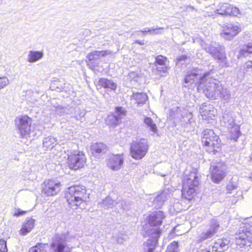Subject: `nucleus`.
Instances as JSON below:
<instances>
[{
  "label": "nucleus",
  "instance_id": "f257e3e1",
  "mask_svg": "<svg viewBox=\"0 0 252 252\" xmlns=\"http://www.w3.org/2000/svg\"><path fill=\"white\" fill-rule=\"evenodd\" d=\"M210 75L201 80L197 90L199 92H202L206 96L209 98L217 99L221 98L227 102L231 97L230 91L226 88H223L220 82L212 77V71L211 70Z\"/></svg>",
  "mask_w": 252,
  "mask_h": 252
},
{
  "label": "nucleus",
  "instance_id": "f03ea898",
  "mask_svg": "<svg viewBox=\"0 0 252 252\" xmlns=\"http://www.w3.org/2000/svg\"><path fill=\"white\" fill-rule=\"evenodd\" d=\"M164 217L163 212L160 211L152 212L149 215L148 221L151 225V228L147 231L146 234L150 236L151 238L148 239L144 243V249L145 252H154L160 234L159 228L155 226L161 224Z\"/></svg>",
  "mask_w": 252,
  "mask_h": 252
},
{
  "label": "nucleus",
  "instance_id": "7ed1b4c3",
  "mask_svg": "<svg viewBox=\"0 0 252 252\" xmlns=\"http://www.w3.org/2000/svg\"><path fill=\"white\" fill-rule=\"evenodd\" d=\"M85 187L82 186H74L68 189L65 197L71 208L77 209L84 207L87 195Z\"/></svg>",
  "mask_w": 252,
  "mask_h": 252
},
{
  "label": "nucleus",
  "instance_id": "20e7f679",
  "mask_svg": "<svg viewBox=\"0 0 252 252\" xmlns=\"http://www.w3.org/2000/svg\"><path fill=\"white\" fill-rule=\"evenodd\" d=\"M202 142L207 152L216 154L220 149L221 144L219 137L211 129H206L201 134Z\"/></svg>",
  "mask_w": 252,
  "mask_h": 252
},
{
  "label": "nucleus",
  "instance_id": "39448f33",
  "mask_svg": "<svg viewBox=\"0 0 252 252\" xmlns=\"http://www.w3.org/2000/svg\"><path fill=\"white\" fill-rule=\"evenodd\" d=\"M170 116L179 120L181 125L185 127L192 128L195 125V121L192 118V114L188 110L176 107L170 110Z\"/></svg>",
  "mask_w": 252,
  "mask_h": 252
},
{
  "label": "nucleus",
  "instance_id": "423d86ee",
  "mask_svg": "<svg viewBox=\"0 0 252 252\" xmlns=\"http://www.w3.org/2000/svg\"><path fill=\"white\" fill-rule=\"evenodd\" d=\"M221 124L227 129V137L236 141L240 135L239 126L236 125L233 117L228 114L224 113L221 120Z\"/></svg>",
  "mask_w": 252,
  "mask_h": 252
},
{
  "label": "nucleus",
  "instance_id": "0eeeda50",
  "mask_svg": "<svg viewBox=\"0 0 252 252\" xmlns=\"http://www.w3.org/2000/svg\"><path fill=\"white\" fill-rule=\"evenodd\" d=\"M15 124L22 138L30 137L32 120L30 117L27 115L17 117Z\"/></svg>",
  "mask_w": 252,
  "mask_h": 252
},
{
  "label": "nucleus",
  "instance_id": "6e6552de",
  "mask_svg": "<svg viewBox=\"0 0 252 252\" xmlns=\"http://www.w3.org/2000/svg\"><path fill=\"white\" fill-rule=\"evenodd\" d=\"M149 146L146 140L141 139L131 143L130 155L135 159H142L148 152Z\"/></svg>",
  "mask_w": 252,
  "mask_h": 252
},
{
  "label": "nucleus",
  "instance_id": "1a4fd4ad",
  "mask_svg": "<svg viewBox=\"0 0 252 252\" xmlns=\"http://www.w3.org/2000/svg\"><path fill=\"white\" fill-rule=\"evenodd\" d=\"M210 75V72H202V71L198 69H194L189 72L185 78V87H189V85L194 84L197 87L200 84L201 80Z\"/></svg>",
  "mask_w": 252,
  "mask_h": 252
},
{
  "label": "nucleus",
  "instance_id": "9d476101",
  "mask_svg": "<svg viewBox=\"0 0 252 252\" xmlns=\"http://www.w3.org/2000/svg\"><path fill=\"white\" fill-rule=\"evenodd\" d=\"M67 165L70 169L77 170L83 167L86 158L82 152L73 151L68 155Z\"/></svg>",
  "mask_w": 252,
  "mask_h": 252
},
{
  "label": "nucleus",
  "instance_id": "9b49d317",
  "mask_svg": "<svg viewBox=\"0 0 252 252\" xmlns=\"http://www.w3.org/2000/svg\"><path fill=\"white\" fill-rule=\"evenodd\" d=\"M210 170L212 180L216 183H219L225 176L226 167L222 162H212Z\"/></svg>",
  "mask_w": 252,
  "mask_h": 252
},
{
  "label": "nucleus",
  "instance_id": "f8f14e48",
  "mask_svg": "<svg viewBox=\"0 0 252 252\" xmlns=\"http://www.w3.org/2000/svg\"><path fill=\"white\" fill-rule=\"evenodd\" d=\"M51 248L54 252H70L71 251V248L66 244L65 234L56 235L54 237Z\"/></svg>",
  "mask_w": 252,
  "mask_h": 252
},
{
  "label": "nucleus",
  "instance_id": "ddd939ff",
  "mask_svg": "<svg viewBox=\"0 0 252 252\" xmlns=\"http://www.w3.org/2000/svg\"><path fill=\"white\" fill-rule=\"evenodd\" d=\"M252 225L250 227L240 230L239 233L236 238V243L241 248L245 246H250L252 243Z\"/></svg>",
  "mask_w": 252,
  "mask_h": 252
},
{
  "label": "nucleus",
  "instance_id": "4468645a",
  "mask_svg": "<svg viewBox=\"0 0 252 252\" xmlns=\"http://www.w3.org/2000/svg\"><path fill=\"white\" fill-rule=\"evenodd\" d=\"M241 31V28L236 25L227 23L222 27L220 36L225 40H231Z\"/></svg>",
  "mask_w": 252,
  "mask_h": 252
},
{
  "label": "nucleus",
  "instance_id": "2eb2a0df",
  "mask_svg": "<svg viewBox=\"0 0 252 252\" xmlns=\"http://www.w3.org/2000/svg\"><path fill=\"white\" fill-rule=\"evenodd\" d=\"M60 183L54 180L45 181L42 188V191L47 196L56 195L61 190Z\"/></svg>",
  "mask_w": 252,
  "mask_h": 252
},
{
  "label": "nucleus",
  "instance_id": "dca6fc26",
  "mask_svg": "<svg viewBox=\"0 0 252 252\" xmlns=\"http://www.w3.org/2000/svg\"><path fill=\"white\" fill-rule=\"evenodd\" d=\"M220 225L218 221L213 219L210 221V228L205 232L202 233L199 237V241L200 242L203 241L208 238H211L218 231Z\"/></svg>",
  "mask_w": 252,
  "mask_h": 252
},
{
  "label": "nucleus",
  "instance_id": "f3484780",
  "mask_svg": "<svg viewBox=\"0 0 252 252\" xmlns=\"http://www.w3.org/2000/svg\"><path fill=\"white\" fill-rule=\"evenodd\" d=\"M123 163V155H113L109 157L107 161V165L111 169L118 171L122 168Z\"/></svg>",
  "mask_w": 252,
  "mask_h": 252
},
{
  "label": "nucleus",
  "instance_id": "a211bd4d",
  "mask_svg": "<svg viewBox=\"0 0 252 252\" xmlns=\"http://www.w3.org/2000/svg\"><path fill=\"white\" fill-rule=\"evenodd\" d=\"M125 111L121 107L116 108L115 112L109 115L106 120V124L110 126H116L121 119L125 116Z\"/></svg>",
  "mask_w": 252,
  "mask_h": 252
},
{
  "label": "nucleus",
  "instance_id": "6ab92c4d",
  "mask_svg": "<svg viewBox=\"0 0 252 252\" xmlns=\"http://www.w3.org/2000/svg\"><path fill=\"white\" fill-rule=\"evenodd\" d=\"M207 51L216 59L223 61L225 59V53L223 46L219 44L215 45L214 44H211L210 47L207 48Z\"/></svg>",
  "mask_w": 252,
  "mask_h": 252
},
{
  "label": "nucleus",
  "instance_id": "aec40b11",
  "mask_svg": "<svg viewBox=\"0 0 252 252\" xmlns=\"http://www.w3.org/2000/svg\"><path fill=\"white\" fill-rule=\"evenodd\" d=\"M200 113L203 120H213L217 114L216 110L211 105L203 104L200 108Z\"/></svg>",
  "mask_w": 252,
  "mask_h": 252
},
{
  "label": "nucleus",
  "instance_id": "412c9836",
  "mask_svg": "<svg viewBox=\"0 0 252 252\" xmlns=\"http://www.w3.org/2000/svg\"><path fill=\"white\" fill-rule=\"evenodd\" d=\"M198 184L199 178L195 171L190 172L189 174H186L183 180V186L196 187Z\"/></svg>",
  "mask_w": 252,
  "mask_h": 252
},
{
  "label": "nucleus",
  "instance_id": "4be33fe9",
  "mask_svg": "<svg viewBox=\"0 0 252 252\" xmlns=\"http://www.w3.org/2000/svg\"><path fill=\"white\" fill-rule=\"evenodd\" d=\"M114 54V53L110 50L94 51L88 54L87 58L90 61H98L102 58Z\"/></svg>",
  "mask_w": 252,
  "mask_h": 252
},
{
  "label": "nucleus",
  "instance_id": "5701e85b",
  "mask_svg": "<svg viewBox=\"0 0 252 252\" xmlns=\"http://www.w3.org/2000/svg\"><path fill=\"white\" fill-rule=\"evenodd\" d=\"M218 13L220 15H232L236 16L239 13V9L236 7H234L228 3H223L220 9H218Z\"/></svg>",
  "mask_w": 252,
  "mask_h": 252
},
{
  "label": "nucleus",
  "instance_id": "b1692460",
  "mask_svg": "<svg viewBox=\"0 0 252 252\" xmlns=\"http://www.w3.org/2000/svg\"><path fill=\"white\" fill-rule=\"evenodd\" d=\"M107 151V146L102 143H95L91 146L92 154L96 158H99Z\"/></svg>",
  "mask_w": 252,
  "mask_h": 252
},
{
  "label": "nucleus",
  "instance_id": "393cba45",
  "mask_svg": "<svg viewBox=\"0 0 252 252\" xmlns=\"http://www.w3.org/2000/svg\"><path fill=\"white\" fill-rule=\"evenodd\" d=\"M168 190H164L153 200V206L155 208H160L164 201L167 199L169 194H168Z\"/></svg>",
  "mask_w": 252,
  "mask_h": 252
},
{
  "label": "nucleus",
  "instance_id": "a878e982",
  "mask_svg": "<svg viewBox=\"0 0 252 252\" xmlns=\"http://www.w3.org/2000/svg\"><path fill=\"white\" fill-rule=\"evenodd\" d=\"M96 86L97 89L103 87L106 89H110L113 91H115L117 88V84L112 80L103 78L99 80Z\"/></svg>",
  "mask_w": 252,
  "mask_h": 252
},
{
  "label": "nucleus",
  "instance_id": "bb28decb",
  "mask_svg": "<svg viewBox=\"0 0 252 252\" xmlns=\"http://www.w3.org/2000/svg\"><path fill=\"white\" fill-rule=\"evenodd\" d=\"M35 220L32 219L28 218L23 223L20 230V233L22 235H26L31 231L34 225Z\"/></svg>",
  "mask_w": 252,
  "mask_h": 252
},
{
  "label": "nucleus",
  "instance_id": "cd10ccee",
  "mask_svg": "<svg viewBox=\"0 0 252 252\" xmlns=\"http://www.w3.org/2000/svg\"><path fill=\"white\" fill-rule=\"evenodd\" d=\"M195 187L183 186L182 196L189 200H191L195 195Z\"/></svg>",
  "mask_w": 252,
  "mask_h": 252
},
{
  "label": "nucleus",
  "instance_id": "c85d7f7f",
  "mask_svg": "<svg viewBox=\"0 0 252 252\" xmlns=\"http://www.w3.org/2000/svg\"><path fill=\"white\" fill-rule=\"evenodd\" d=\"M43 57L42 51H30L28 55L27 61L29 63H35Z\"/></svg>",
  "mask_w": 252,
  "mask_h": 252
},
{
  "label": "nucleus",
  "instance_id": "c756f323",
  "mask_svg": "<svg viewBox=\"0 0 252 252\" xmlns=\"http://www.w3.org/2000/svg\"><path fill=\"white\" fill-rule=\"evenodd\" d=\"M229 243V241L227 239H218L215 243L214 248L221 252L227 249Z\"/></svg>",
  "mask_w": 252,
  "mask_h": 252
},
{
  "label": "nucleus",
  "instance_id": "7c9ffc66",
  "mask_svg": "<svg viewBox=\"0 0 252 252\" xmlns=\"http://www.w3.org/2000/svg\"><path fill=\"white\" fill-rule=\"evenodd\" d=\"M57 144V139L52 136H49L45 137L43 140V147L47 149H52Z\"/></svg>",
  "mask_w": 252,
  "mask_h": 252
},
{
  "label": "nucleus",
  "instance_id": "2f4dec72",
  "mask_svg": "<svg viewBox=\"0 0 252 252\" xmlns=\"http://www.w3.org/2000/svg\"><path fill=\"white\" fill-rule=\"evenodd\" d=\"M132 98L135 100L138 104H144L148 99V96L145 93H135L132 95Z\"/></svg>",
  "mask_w": 252,
  "mask_h": 252
},
{
  "label": "nucleus",
  "instance_id": "473e14b6",
  "mask_svg": "<svg viewBox=\"0 0 252 252\" xmlns=\"http://www.w3.org/2000/svg\"><path fill=\"white\" fill-rule=\"evenodd\" d=\"M47 244L38 243L36 246L31 248L29 252H47Z\"/></svg>",
  "mask_w": 252,
  "mask_h": 252
},
{
  "label": "nucleus",
  "instance_id": "72a5a7b5",
  "mask_svg": "<svg viewBox=\"0 0 252 252\" xmlns=\"http://www.w3.org/2000/svg\"><path fill=\"white\" fill-rule=\"evenodd\" d=\"M144 123L150 130L155 133L157 131V127L153 120L149 117H145L144 120Z\"/></svg>",
  "mask_w": 252,
  "mask_h": 252
},
{
  "label": "nucleus",
  "instance_id": "f704fd0d",
  "mask_svg": "<svg viewBox=\"0 0 252 252\" xmlns=\"http://www.w3.org/2000/svg\"><path fill=\"white\" fill-rule=\"evenodd\" d=\"M238 179L237 177H232L231 181L226 187V189L228 192H231V190L235 189L237 188L238 185Z\"/></svg>",
  "mask_w": 252,
  "mask_h": 252
},
{
  "label": "nucleus",
  "instance_id": "c9c22d12",
  "mask_svg": "<svg viewBox=\"0 0 252 252\" xmlns=\"http://www.w3.org/2000/svg\"><path fill=\"white\" fill-rule=\"evenodd\" d=\"M101 203L104 208H111L114 206L115 202L111 198V197L108 196L103 200Z\"/></svg>",
  "mask_w": 252,
  "mask_h": 252
},
{
  "label": "nucleus",
  "instance_id": "e433bc0d",
  "mask_svg": "<svg viewBox=\"0 0 252 252\" xmlns=\"http://www.w3.org/2000/svg\"><path fill=\"white\" fill-rule=\"evenodd\" d=\"M179 248L177 242L174 241L167 248L166 252H178Z\"/></svg>",
  "mask_w": 252,
  "mask_h": 252
},
{
  "label": "nucleus",
  "instance_id": "4c0bfd02",
  "mask_svg": "<svg viewBox=\"0 0 252 252\" xmlns=\"http://www.w3.org/2000/svg\"><path fill=\"white\" fill-rule=\"evenodd\" d=\"M156 63L160 65H165L166 63L167 62L168 59L166 57L162 55H158L155 58Z\"/></svg>",
  "mask_w": 252,
  "mask_h": 252
},
{
  "label": "nucleus",
  "instance_id": "58836bf2",
  "mask_svg": "<svg viewBox=\"0 0 252 252\" xmlns=\"http://www.w3.org/2000/svg\"><path fill=\"white\" fill-rule=\"evenodd\" d=\"M67 109L66 107H63L61 105H57L55 106V111L56 112V114H58L60 116H62L66 112Z\"/></svg>",
  "mask_w": 252,
  "mask_h": 252
},
{
  "label": "nucleus",
  "instance_id": "ea45409f",
  "mask_svg": "<svg viewBox=\"0 0 252 252\" xmlns=\"http://www.w3.org/2000/svg\"><path fill=\"white\" fill-rule=\"evenodd\" d=\"M9 84V80L5 76L0 77V90L4 88Z\"/></svg>",
  "mask_w": 252,
  "mask_h": 252
},
{
  "label": "nucleus",
  "instance_id": "a19ab883",
  "mask_svg": "<svg viewBox=\"0 0 252 252\" xmlns=\"http://www.w3.org/2000/svg\"><path fill=\"white\" fill-rule=\"evenodd\" d=\"M177 63L181 64L188 63L189 62V59L185 55L180 56L177 59Z\"/></svg>",
  "mask_w": 252,
  "mask_h": 252
},
{
  "label": "nucleus",
  "instance_id": "79ce46f5",
  "mask_svg": "<svg viewBox=\"0 0 252 252\" xmlns=\"http://www.w3.org/2000/svg\"><path fill=\"white\" fill-rule=\"evenodd\" d=\"M181 204L177 202L175 203L172 206H171L169 209V211L171 213H174V212H178L180 211L179 207Z\"/></svg>",
  "mask_w": 252,
  "mask_h": 252
},
{
  "label": "nucleus",
  "instance_id": "37998d69",
  "mask_svg": "<svg viewBox=\"0 0 252 252\" xmlns=\"http://www.w3.org/2000/svg\"><path fill=\"white\" fill-rule=\"evenodd\" d=\"M162 30L163 28H148V32H150L152 34H158L162 33Z\"/></svg>",
  "mask_w": 252,
  "mask_h": 252
},
{
  "label": "nucleus",
  "instance_id": "c03bdc74",
  "mask_svg": "<svg viewBox=\"0 0 252 252\" xmlns=\"http://www.w3.org/2000/svg\"><path fill=\"white\" fill-rule=\"evenodd\" d=\"M7 252L6 242L3 239H0V252Z\"/></svg>",
  "mask_w": 252,
  "mask_h": 252
},
{
  "label": "nucleus",
  "instance_id": "a18cd8bd",
  "mask_svg": "<svg viewBox=\"0 0 252 252\" xmlns=\"http://www.w3.org/2000/svg\"><path fill=\"white\" fill-rule=\"evenodd\" d=\"M250 53L248 52L247 50V48L246 46L243 47V48L240 50V56L246 57L248 56Z\"/></svg>",
  "mask_w": 252,
  "mask_h": 252
},
{
  "label": "nucleus",
  "instance_id": "49530a36",
  "mask_svg": "<svg viewBox=\"0 0 252 252\" xmlns=\"http://www.w3.org/2000/svg\"><path fill=\"white\" fill-rule=\"evenodd\" d=\"M27 211L21 210L19 209H15L13 216L15 217H19L20 216L24 215L26 214Z\"/></svg>",
  "mask_w": 252,
  "mask_h": 252
},
{
  "label": "nucleus",
  "instance_id": "de8ad7c7",
  "mask_svg": "<svg viewBox=\"0 0 252 252\" xmlns=\"http://www.w3.org/2000/svg\"><path fill=\"white\" fill-rule=\"evenodd\" d=\"M58 82L57 81H55L53 82L51 84L50 88L52 90H57L58 91H62L63 90V88L62 87H59L58 86H56L57 85V83Z\"/></svg>",
  "mask_w": 252,
  "mask_h": 252
},
{
  "label": "nucleus",
  "instance_id": "09e8293b",
  "mask_svg": "<svg viewBox=\"0 0 252 252\" xmlns=\"http://www.w3.org/2000/svg\"><path fill=\"white\" fill-rule=\"evenodd\" d=\"M75 112L79 114V116L77 115L74 116V117L76 118V120L80 119L81 118L84 117L85 115V112L83 111L81 112L80 109L76 110Z\"/></svg>",
  "mask_w": 252,
  "mask_h": 252
},
{
  "label": "nucleus",
  "instance_id": "8fccbe9b",
  "mask_svg": "<svg viewBox=\"0 0 252 252\" xmlns=\"http://www.w3.org/2000/svg\"><path fill=\"white\" fill-rule=\"evenodd\" d=\"M164 66L163 67H158L157 68V70L160 73H166L167 72L168 69V67L167 66H165V65H163Z\"/></svg>",
  "mask_w": 252,
  "mask_h": 252
},
{
  "label": "nucleus",
  "instance_id": "3c124183",
  "mask_svg": "<svg viewBox=\"0 0 252 252\" xmlns=\"http://www.w3.org/2000/svg\"><path fill=\"white\" fill-rule=\"evenodd\" d=\"M245 46L247 48V50L248 51V52H249L251 54H252V41L248 43Z\"/></svg>",
  "mask_w": 252,
  "mask_h": 252
},
{
  "label": "nucleus",
  "instance_id": "603ef678",
  "mask_svg": "<svg viewBox=\"0 0 252 252\" xmlns=\"http://www.w3.org/2000/svg\"><path fill=\"white\" fill-rule=\"evenodd\" d=\"M252 67V62L249 61L247 62L245 64V67L247 68H250Z\"/></svg>",
  "mask_w": 252,
  "mask_h": 252
},
{
  "label": "nucleus",
  "instance_id": "864d4df0",
  "mask_svg": "<svg viewBox=\"0 0 252 252\" xmlns=\"http://www.w3.org/2000/svg\"><path fill=\"white\" fill-rule=\"evenodd\" d=\"M117 242L119 244H122L124 242V239L122 238V236H118V238L117 240Z\"/></svg>",
  "mask_w": 252,
  "mask_h": 252
},
{
  "label": "nucleus",
  "instance_id": "5fc2aeb1",
  "mask_svg": "<svg viewBox=\"0 0 252 252\" xmlns=\"http://www.w3.org/2000/svg\"><path fill=\"white\" fill-rule=\"evenodd\" d=\"M135 43H137L138 44H140V45H144V40L143 41H139V40H136L134 42Z\"/></svg>",
  "mask_w": 252,
  "mask_h": 252
},
{
  "label": "nucleus",
  "instance_id": "6e6d98bb",
  "mask_svg": "<svg viewBox=\"0 0 252 252\" xmlns=\"http://www.w3.org/2000/svg\"><path fill=\"white\" fill-rule=\"evenodd\" d=\"M72 136V135H65L64 136V139H63V140L71 139Z\"/></svg>",
  "mask_w": 252,
  "mask_h": 252
},
{
  "label": "nucleus",
  "instance_id": "4d7b16f0",
  "mask_svg": "<svg viewBox=\"0 0 252 252\" xmlns=\"http://www.w3.org/2000/svg\"><path fill=\"white\" fill-rule=\"evenodd\" d=\"M148 28H147L146 29H144V30H141L140 31H138V32H142L143 33H145V32H148Z\"/></svg>",
  "mask_w": 252,
  "mask_h": 252
},
{
  "label": "nucleus",
  "instance_id": "13d9d810",
  "mask_svg": "<svg viewBox=\"0 0 252 252\" xmlns=\"http://www.w3.org/2000/svg\"><path fill=\"white\" fill-rule=\"evenodd\" d=\"M70 110L72 111H73L74 110V109L73 108H71L70 109Z\"/></svg>",
  "mask_w": 252,
  "mask_h": 252
},
{
  "label": "nucleus",
  "instance_id": "bf43d9fd",
  "mask_svg": "<svg viewBox=\"0 0 252 252\" xmlns=\"http://www.w3.org/2000/svg\"><path fill=\"white\" fill-rule=\"evenodd\" d=\"M250 178L251 179V180H252V175H251V176Z\"/></svg>",
  "mask_w": 252,
  "mask_h": 252
}]
</instances>
